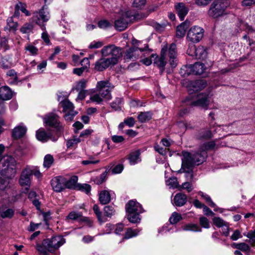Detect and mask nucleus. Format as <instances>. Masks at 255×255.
Instances as JSON below:
<instances>
[{
    "instance_id": "nucleus-1",
    "label": "nucleus",
    "mask_w": 255,
    "mask_h": 255,
    "mask_svg": "<svg viewBox=\"0 0 255 255\" xmlns=\"http://www.w3.org/2000/svg\"><path fill=\"white\" fill-rule=\"evenodd\" d=\"M182 153L183 155L182 166L178 172H184L187 180H192L193 178V167L195 164L199 165L205 160L206 153H203L198 158L193 156L190 152L187 151H183Z\"/></svg>"
},
{
    "instance_id": "nucleus-2",
    "label": "nucleus",
    "mask_w": 255,
    "mask_h": 255,
    "mask_svg": "<svg viewBox=\"0 0 255 255\" xmlns=\"http://www.w3.org/2000/svg\"><path fill=\"white\" fill-rule=\"evenodd\" d=\"M168 52L169 58V63L171 67H175L176 66L177 50L176 45L175 43H172L168 47L166 44L161 49L160 56H156L154 60V64H155L160 69L161 73L164 70L165 66L166 64V55Z\"/></svg>"
},
{
    "instance_id": "nucleus-3",
    "label": "nucleus",
    "mask_w": 255,
    "mask_h": 255,
    "mask_svg": "<svg viewBox=\"0 0 255 255\" xmlns=\"http://www.w3.org/2000/svg\"><path fill=\"white\" fill-rule=\"evenodd\" d=\"M16 161L9 155H6L0 159V173L7 177L14 176Z\"/></svg>"
},
{
    "instance_id": "nucleus-4",
    "label": "nucleus",
    "mask_w": 255,
    "mask_h": 255,
    "mask_svg": "<svg viewBox=\"0 0 255 255\" xmlns=\"http://www.w3.org/2000/svg\"><path fill=\"white\" fill-rule=\"evenodd\" d=\"M16 161L9 155H6L0 159V173L7 177L14 176Z\"/></svg>"
},
{
    "instance_id": "nucleus-5",
    "label": "nucleus",
    "mask_w": 255,
    "mask_h": 255,
    "mask_svg": "<svg viewBox=\"0 0 255 255\" xmlns=\"http://www.w3.org/2000/svg\"><path fill=\"white\" fill-rule=\"evenodd\" d=\"M229 5L228 0H216L211 4L208 14L213 18L222 16L225 14V10Z\"/></svg>"
},
{
    "instance_id": "nucleus-6",
    "label": "nucleus",
    "mask_w": 255,
    "mask_h": 255,
    "mask_svg": "<svg viewBox=\"0 0 255 255\" xmlns=\"http://www.w3.org/2000/svg\"><path fill=\"white\" fill-rule=\"evenodd\" d=\"M50 18V15L46 5H43L38 11L33 13L31 18L32 21L38 25L42 30L45 31L46 29L44 23L47 22Z\"/></svg>"
},
{
    "instance_id": "nucleus-7",
    "label": "nucleus",
    "mask_w": 255,
    "mask_h": 255,
    "mask_svg": "<svg viewBox=\"0 0 255 255\" xmlns=\"http://www.w3.org/2000/svg\"><path fill=\"white\" fill-rule=\"evenodd\" d=\"M101 53L104 57L111 56L110 58H108V59L116 64L118 62L119 59L122 56V49L114 44L104 46L101 50Z\"/></svg>"
},
{
    "instance_id": "nucleus-8",
    "label": "nucleus",
    "mask_w": 255,
    "mask_h": 255,
    "mask_svg": "<svg viewBox=\"0 0 255 255\" xmlns=\"http://www.w3.org/2000/svg\"><path fill=\"white\" fill-rule=\"evenodd\" d=\"M65 243V239L61 236H54L49 239L43 240L41 245L43 246L50 253H53Z\"/></svg>"
},
{
    "instance_id": "nucleus-9",
    "label": "nucleus",
    "mask_w": 255,
    "mask_h": 255,
    "mask_svg": "<svg viewBox=\"0 0 255 255\" xmlns=\"http://www.w3.org/2000/svg\"><path fill=\"white\" fill-rule=\"evenodd\" d=\"M114 86L108 80L100 81L97 82L96 89L102 98L106 100L112 99L111 91Z\"/></svg>"
},
{
    "instance_id": "nucleus-10",
    "label": "nucleus",
    "mask_w": 255,
    "mask_h": 255,
    "mask_svg": "<svg viewBox=\"0 0 255 255\" xmlns=\"http://www.w3.org/2000/svg\"><path fill=\"white\" fill-rule=\"evenodd\" d=\"M205 69L206 67L204 64L197 62L194 65L182 67L180 69V73L183 77L188 76L191 74L201 75L204 72Z\"/></svg>"
},
{
    "instance_id": "nucleus-11",
    "label": "nucleus",
    "mask_w": 255,
    "mask_h": 255,
    "mask_svg": "<svg viewBox=\"0 0 255 255\" xmlns=\"http://www.w3.org/2000/svg\"><path fill=\"white\" fill-rule=\"evenodd\" d=\"M44 122L46 126L55 128L58 134L63 129V126L59 121V117L55 113L51 112L46 115Z\"/></svg>"
},
{
    "instance_id": "nucleus-12",
    "label": "nucleus",
    "mask_w": 255,
    "mask_h": 255,
    "mask_svg": "<svg viewBox=\"0 0 255 255\" xmlns=\"http://www.w3.org/2000/svg\"><path fill=\"white\" fill-rule=\"evenodd\" d=\"M210 103V99L209 94L202 93L196 95L195 99L191 102V105L207 110Z\"/></svg>"
},
{
    "instance_id": "nucleus-13",
    "label": "nucleus",
    "mask_w": 255,
    "mask_h": 255,
    "mask_svg": "<svg viewBox=\"0 0 255 255\" xmlns=\"http://www.w3.org/2000/svg\"><path fill=\"white\" fill-rule=\"evenodd\" d=\"M132 16H134L130 11H127L122 13L121 16L115 21V27L119 31L125 30L128 25V22L130 20Z\"/></svg>"
},
{
    "instance_id": "nucleus-14",
    "label": "nucleus",
    "mask_w": 255,
    "mask_h": 255,
    "mask_svg": "<svg viewBox=\"0 0 255 255\" xmlns=\"http://www.w3.org/2000/svg\"><path fill=\"white\" fill-rule=\"evenodd\" d=\"M204 29L199 26L191 27L187 33L188 39L193 43L198 42L202 38Z\"/></svg>"
},
{
    "instance_id": "nucleus-15",
    "label": "nucleus",
    "mask_w": 255,
    "mask_h": 255,
    "mask_svg": "<svg viewBox=\"0 0 255 255\" xmlns=\"http://www.w3.org/2000/svg\"><path fill=\"white\" fill-rule=\"evenodd\" d=\"M31 170L30 167H26L21 172L19 179V184L23 187H25L27 191L31 184Z\"/></svg>"
},
{
    "instance_id": "nucleus-16",
    "label": "nucleus",
    "mask_w": 255,
    "mask_h": 255,
    "mask_svg": "<svg viewBox=\"0 0 255 255\" xmlns=\"http://www.w3.org/2000/svg\"><path fill=\"white\" fill-rule=\"evenodd\" d=\"M66 178L63 176H57L51 180L52 189L57 192L62 191L65 189Z\"/></svg>"
},
{
    "instance_id": "nucleus-17",
    "label": "nucleus",
    "mask_w": 255,
    "mask_h": 255,
    "mask_svg": "<svg viewBox=\"0 0 255 255\" xmlns=\"http://www.w3.org/2000/svg\"><path fill=\"white\" fill-rule=\"evenodd\" d=\"M148 47L146 45L144 48H139L138 47H133L129 48L127 50L126 58L127 59H132L134 60L137 59L139 56L140 54L146 50Z\"/></svg>"
},
{
    "instance_id": "nucleus-18",
    "label": "nucleus",
    "mask_w": 255,
    "mask_h": 255,
    "mask_svg": "<svg viewBox=\"0 0 255 255\" xmlns=\"http://www.w3.org/2000/svg\"><path fill=\"white\" fill-rule=\"evenodd\" d=\"M215 146V143L214 141H209L201 145L199 148V151L196 152H192L191 153L192 154L193 156L198 158L200 157V156L203 154V153H205L206 155L205 157L206 159L207 157V150L213 149Z\"/></svg>"
},
{
    "instance_id": "nucleus-19",
    "label": "nucleus",
    "mask_w": 255,
    "mask_h": 255,
    "mask_svg": "<svg viewBox=\"0 0 255 255\" xmlns=\"http://www.w3.org/2000/svg\"><path fill=\"white\" fill-rule=\"evenodd\" d=\"M116 65L108 58H102L98 60L95 64V69L98 71H102L112 65Z\"/></svg>"
},
{
    "instance_id": "nucleus-20",
    "label": "nucleus",
    "mask_w": 255,
    "mask_h": 255,
    "mask_svg": "<svg viewBox=\"0 0 255 255\" xmlns=\"http://www.w3.org/2000/svg\"><path fill=\"white\" fill-rule=\"evenodd\" d=\"M37 139L42 142H46L49 139L55 141L57 140V136H53L50 133H47L44 129H40L36 131Z\"/></svg>"
},
{
    "instance_id": "nucleus-21",
    "label": "nucleus",
    "mask_w": 255,
    "mask_h": 255,
    "mask_svg": "<svg viewBox=\"0 0 255 255\" xmlns=\"http://www.w3.org/2000/svg\"><path fill=\"white\" fill-rule=\"evenodd\" d=\"M26 130V127L23 123H20L13 129L12 131V136L14 139L20 138L25 134Z\"/></svg>"
},
{
    "instance_id": "nucleus-22",
    "label": "nucleus",
    "mask_w": 255,
    "mask_h": 255,
    "mask_svg": "<svg viewBox=\"0 0 255 255\" xmlns=\"http://www.w3.org/2000/svg\"><path fill=\"white\" fill-rule=\"evenodd\" d=\"M129 209L131 210V213H142L143 211L141 205L134 200H130L127 204L126 206L127 213H129Z\"/></svg>"
},
{
    "instance_id": "nucleus-23",
    "label": "nucleus",
    "mask_w": 255,
    "mask_h": 255,
    "mask_svg": "<svg viewBox=\"0 0 255 255\" xmlns=\"http://www.w3.org/2000/svg\"><path fill=\"white\" fill-rule=\"evenodd\" d=\"M207 83L204 80H197L191 81L189 84V88L194 92L202 90L206 86Z\"/></svg>"
},
{
    "instance_id": "nucleus-24",
    "label": "nucleus",
    "mask_w": 255,
    "mask_h": 255,
    "mask_svg": "<svg viewBox=\"0 0 255 255\" xmlns=\"http://www.w3.org/2000/svg\"><path fill=\"white\" fill-rule=\"evenodd\" d=\"M191 48L195 53L194 57L196 59H204L207 57V49L204 47L199 46L196 48L194 44H191Z\"/></svg>"
},
{
    "instance_id": "nucleus-25",
    "label": "nucleus",
    "mask_w": 255,
    "mask_h": 255,
    "mask_svg": "<svg viewBox=\"0 0 255 255\" xmlns=\"http://www.w3.org/2000/svg\"><path fill=\"white\" fill-rule=\"evenodd\" d=\"M175 7L179 18L181 21L183 20L188 12V8L182 2L178 3Z\"/></svg>"
},
{
    "instance_id": "nucleus-26",
    "label": "nucleus",
    "mask_w": 255,
    "mask_h": 255,
    "mask_svg": "<svg viewBox=\"0 0 255 255\" xmlns=\"http://www.w3.org/2000/svg\"><path fill=\"white\" fill-rule=\"evenodd\" d=\"M61 96H58V101H60L59 104L63 108V113L74 111V105L69 99L65 98L61 101Z\"/></svg>"
},
{
    "instance_id": "nucleus-27",
    "label": "nucleus",
    "mask_w": 255,
    "mask_h": 255,
    "mask_svg": "<svg viewBox=\"0 0 255 255\" xmlns=\"http://www.w3.org/2000/svg\"><path fill=\"white\" fill-rule=\"evenodd\" d=\"M187 202V196L184 194L179 193L175 195L173 199V205L181 207L184 205Z\"/></svg>"
},
{
    "instance_id": "nucleus-28",
    "label": "nucleus",
    "mask_w": 255,
    "mask_h": 255,
    "mask_svg": "<svg viewBox=\"0 0 255 255\" xmlns=\"http://www.w3.org/2000/svg\"><path fill=\"white\" fill-rule=\"evenodd\" d=\"M12 97V93L10 89L7 86H3L0 88V99L3 100H8Z\"/></svg>"
},
{
    "instance_id": "nucleus-29",
    "label": "nucleus",
    "mask_w": 255,
    "mask_h": 255,
    "mask_svg": "<svg viewBox=\"0 0 255 255\" xmlns=\"http://www.w3.org/2000/svg\"><path fill=\"white\" fill-rule=\"evenodd\" d=\"M190 25V22L186 20L177 26L176 30V35L178 37H182L185 35L187 29Z\"/></svg>"
},
{
    "instance_id": "nucleus-30",
    "label": "nucleus",
    "mask_w": 255,
    "mask_h": 255,
    "mask_svg": "<svg viewBox=\"0 0 255 255\" xmlns=\"http://www.w3.org/2000/svg\"><path fill=\"white\" fill-rule=\"evenodd\" d=\"M196 136L199 139H208L212 137L213 133L210 129L205 128L200 130Z\"/></svg>"
},
{
    "instance_id": "nucleus-31",
    "label": "nucleus",
    "mask_w": 255,
    "mask_h": 255,
    "mask_svg": "<svg viewBox=\"0 0 255 255\" xmlns=\"http://www.w3.org/2000/svg\"><path fill=\"white\" fill-rule=\"evenodd\" d=\"M99 201L100 203L105 205L110 202L111 201V195L108 191H102L99 194Z\"/></svg>"
},
{
    "instance_id": "nucleus-32",
    "label": "nucleus",
    "mask_w": 255,
    "mask_h": 255,
    "mask_svg": "<svg viewBox=\"0 0 255 255\" xmlns=\"http://www.w3.org/2000/svg\"><path fill=\"white\" fill-rule=\"evenodd\" d=\"M129 213H127V218L128 221L131 223H138L140 221V218L139 217V214L141 213H131V210L129 209Z\"/></svg>"
},
{
    "instance_id": "nucleus-33",
    "label": "nucleus",
    "mask_w": 255,
    "mask_h": 255,
    "mask_svg": "<svg viewBox=\"0 0 255 255\" xmlns=\"http://www.w3.org/2000/svg\"><path fill=\"white\" fill-rule=\"evenodd\" d=\"M78 181V177L76 176H73L69 179L66 178L65 189H74Z\"/></svg>"
},
{
    "instance_id": "nucleus-34",
    "label": "nucleus",
    "mask_w": 255,
    "mask_h": 255,
    "mask_svg": "<svg viewBox=\"0 0 255 255\" xmlns=\"http://www.w3.org/2000/svg\"><path fill=\"white\" fill-rule=\"evenodd\" d=\"M151 113L149 112H141L137 117L138 121L141 123H144L150 120Z\"/></svg>"
},
{
    "instance_id": "nucleus-35",
    "label": "nucleus",
    "mask_w": 255,
    "mask_h": 255,
    "mask_svg": "<svg viewBox=\"0 0 255 255\" xmlns=\"http://www.w3.org/2000/svg\"><path fill=\"white\" fill-rule=\"evenodd\" d=\"M182 229L186 231L201 232V229L196 224H189L182 227Z\"/></svg>"
},
{
    "instance_id": "nucleus-36",
    "label": "nucleus",
    "mask_w": 255,
    "mask_h": 255,
    "mask_svg": "<svg viewBox=\"0 0 255 255\" xmlns=\"http://www.w3.org/2000/svg\"><path fill=\"white\" fill-rule=\"evenodd\" d=\"M166 185L169 186L170 188H178L179 189V183L177 179L175 177H170L166 181Z\"/></svg>"
},
{
    "instance_id": "nucleus-37",
    "label": "nucleus",
    "mask_w": 255,
    "mask_h": 255,
    "mask_svg": "<svg viewBox=\"0 0 255 255\" xmlns=\"http://www.w3.org/2000/svg\"><path fill=\"white\" fill-rule=\"evenodd\" d=\"M87 83V80L85 79H82L75 84V85L73 89L76 90V91L85 90L84 89L86 88Z\"/></svg>"
},
{
    "instance_id": "nucleus-38",
    "label": "nucleus",
    "mask_w": 255,
    "mask_h": 255,
    "mask_svg": "<svg viewBox=\"0 0 255 255\" xmlns=\"http://www.w3.org/2000/svg\"><path fill=\"white\" fill-rule=\"evenodd\" d=\"M123 102V100L122 98H117L114 101L111 103V107L115 110H121V105Z\"/></svg>"
},
{
    "instance_id": "nucleus-39",
    "label": "nucleus",
    "mask_w": 255,
    "mask_h": 255,
    "mask_svg": "<svg viewBox=\"0 0 255 255\" xmlns=\"http://www.w3.org/2000/svg\"><path fill=\"white\" fill-rule=\"evenodd\" d=\"M54 162L53 156L51 154H47L44 158L43 166L45 168H49Z\"/></svg>"
},
{
    "instance_id": "nucleus-40",
    "label": "nucleus",
    "mask_w": 255,
    "mask_h": 255,
    "mask_svg": "<svg viewBox=\"0 0 255 255\" xmlns=\"http://www.w3.org/2000/svg\"><path fill=\"white\" fill-rule=\"evenodd\" d=\"M139 159V153L138 151L132 152L129 156V161L131 165L136 164Z\"/></svg>"
},
{
    "instance_id": "nucleus-41",
    "label": "nucleus",
    "mask_w": 255,
    "mask_h": 255,
    "mask_svg": "<svg viewBox=\"0 0 255 255\" xmlns=\"http://www.w3.org/2000/svg\"><path fill=\"white\" fill-rule=\"evenodd\" d=\"M35 248L38 252L39 255H55L51 254V253L48 252V249L41 245L40 244H36Z\"/></svg>"
},
{
    "instance_id": "nucleus-42",
    "label": "nucleus",
    "mask_w": 255,
    "mask_h": 255,
    "mask_svg": "<svg viewBox=\"0 0 255 255\" xmlns=\"http://www.w3.org/2000/svg\"><path fill=\"white\" fill-rule=\"evenodd\" d=\"M93 210L96 214L98 219L99 222L103 223L107 221V219L105 216H102L101 212L100 211L98 205H94L93 206Z\"/></svg>"
},
{
    "instance_id": "nucleus-43",
    "label": "nucleus",
    "mask_w": 255,
    "mask_h": 255,
    "mask_svg": "<svg viewBox=\"0 0 255 255\" xmlns=\"http://www.w3.org/2000/svg\"><path fill=\"white\" fill-rule=\"evenodd\" d=\"M13 17H8L7 19V25L9 27V31H15L17 29L18 24L17 22H14Z\"/></svg>"
},
{
    "instance_id": "nucleus-44",
    "label": "nucleus",
    "mask_w": 255,
    "mask_h": 255,
    "mask_svg": "<svg viewBox=\"0 0 255 255\" xmlns=\"http://www.w3.org/2000/svg\"><path fill=\"white\" fill-rule=\"evenodd\" d=\"M139 230L138 229L132 230L131 228H128L126 233L125 239H128L133 237L136 236L139 232Z\"/></svg>"
},
{
    "instance_id": "nucleus-45",
    "label": "nucleus",
    "mask_w": 255,
    "mask_h": 255,
    "mask_svg": "<svg viewBox=\"0 0 255 255\" xmlns=\"http://www.w3.org/2000/svg\"><path fill=\"white\" fill-rule=\"evenodd\" d=\"M213 224L218 228H224L225 226H227V224H228L221 218L216 217L213 219Z\"/></svg>"
},
{
    "instance_id": "nucleus-46",
    "label": "nucleus",
    "mask_w": 255,
    "mask_h": 255,
    "mask_svg": "<svg viewBox=\"0 0 255 255\" xmlns=\"http://www.w3.org/2000/svg\"><path fill=\"white\" fill-rule=\"evenodd\" d=\"M232 247L243 252L249 251L250 249V246L244 243L239 244L234 243L232 245Z\"/></svg>"
},
{
    "instance_id": "nucleus-47",
    "label": "nucleus",
    "mask_w": 255,
    "mask_h": 255,
    "mask_svg": "<svg viewBox=\"0 0 255 255\" xmlns=\"http://www.w3.org/2000/svg\"><path fill=\"white\" fill-rule=\"evenodd\" d=\"M106 176L107 172L105 171L101 174L100 176L94 178L93 180L96 184H101L105 181Z\"/></svg>"
},
{
    "instance_id": "nucleus-48",
    "label": "nucleus",
    "mask_w": 255,
    "mask_h": 255,
    "mask_svg": "<svg viewBox=\"0 0 255 255\" xmlns=\"http://www.w3.org/2000/svg\"><path fill=\"white\" fill-rule=\"evenodd\" d=\"M181 215L177 212H173L169 219V222L171 224H174L182 219Z\"/></svg>"
},
{
    "instance_id": "nucleus-49",
    "label": "nucleus",
    "mask_w": 255,
    "mask_h": 255,
    "mask_svg": "<svg viewBox=\"0 0 255 255\" xmlns=\"http://www.w3.org/2000/svg\"><path fill=\"white\" fill-rule=\"evenodd\" d=\"M64 118L66 121L71 122L73 120L74 117L77 114L76 111H72L70 112H65Z\"/></svg>"
},
{
    "instance_id": "nucleus-50",
    "label": "nucleus",
    "mask_w": 255,
    "mask_h": 255,
    "mask_svg": "<svg viewBox=\"0 0 255 255\" xmlns=\"http://www.w3.org/2000/svg\"><path fill=\"white\" fill-rule=\"evenodd\" d=\"M115 211L114 208L111 206H106L104 208L105 216L111 217L115 214Z\"/></svg>"
},
{
    "instance_id": "nucleus-51",
    "label": "nucleus",
    "mask_w": 255,
    "mask_h": 255,
    "mask_svg": "<svg viewBox=\"0 0 255 255\" xmlns=\"http://www.w3.org/2000/svg\"><path fill=\"white\" fill-rule=\"evenodd\" d=\"M103 99H104V98H102L99 93L98 94H94L90 97L91 101L98 104H101L103 101Z\"/></svg>"
},
{
    "instance_id": "nucleus-52",
    "label": "nucleus",
    "mask_w": 255,
    "mask_h": 255,
    "mask_svg": "<svg viewBox=\"0 0 255 255\" xmlns=\"http://www.w3.org/2000/svg\"><path fill=\"white\" fill-rule=\"evenodd\" d=\"M193 188L192 184L189 182H185L181 185L179 186V190H182V189L186 190L188 192H191L193 190Z\"/></svg>"
},
{
    "instance_id": "nucleus-53",
    "label": "nucleus",
    "mask_w": 255,
    "mask_h": 255,
    "mask_svg": "<svg viewBox=\"0 0 255 255\" xmlns=\"http://www.w3.org/2000/svg\"><path fill=\"white\" fill-rule=\"evenodd\" d=\"M33 26L30 23H25L20 28V31L23 33H28L33 29Z\"/></svg>"
},
{
    "instance_id": "nucleus-54",
    "label": "nucleus",
    "mask_w": 255,
    "mask_h": 255,
    "mask_svg": "<svg viewBox=\"0 0 255 255\" xmlns=\"http://www.w3.org/2000/svg\"><path fill=\"white\" fill-rule=\"evenodd\" d=\"M199 194L206 201L208 205L211 207H215L216 204L212 201L210 197L207 195L204 194L203 192H200Z\"/></svg>"
},
{
    "instance_id": "nucleus-55",
    "label": "nucleus",
    "mask_w": 255,
    "mask_h": 255,
    "mask_svg": "<svg viewBox=\"0 0 255 255\" xmlns=\"http://www.w3.org/2000/svg\"><path fill=\"white\" fill-rule=\"evenodd\" d=\"M146 2V0H134L132 6L134 7L141 8L145 5Z\"/></svg>"
},
{
    "instance_id": "nucleus-56",
    "label": "nucleus",
    "mask_w": 255,
    "mask_h": 255,
    "mask_svg": "<svg viewBox=\"0 0 255 255\" xmlns=\"http://www.w3.org/2000/svg\"><path fill=\"white\" fill-rule=\"evenodd\" d=\"M111 26L112 24L109 21L105 19L101 20L98 22V26L101 28L105 29L110 27Z\"/></svg>"
},
{
    "instance_id": "nucleus-57",
    "label": "nucleus",
    "mask_w": 255,
    "mask_h": 255,
    "mask_svg": "<svg viewBox=\"0 0 255 255\" xmlns=\"http://www.w3.org/2000/svg\"><path fill=\"white\" fill-rule=\"evenodd\" d=\"M82 216V214L80 212L72 211L70 212L67 216V219L75 220Z\"/></svg>"
},
{
    "instance_id": "nucleus-58",
    "label": "nucleus",
    "mask_w": 255,
    "mask_h": 255,
    "mask_svg": "<svg viewBox=\"0 0 255 255\" xmlns=\"http://www.w3.org/2000/svg\"><path fill=\"white\" fill-rule=\"evenodd\" d=\"M14 214V211L11 209H8L4 211V212H2L1 214V216L3 218H11Z\"/></svg>"
},
{
    "instance_id": "nucleus-59",
    "label": "nucleus",
    "mask_w": 255,
    "mask_h": 255,
    "mask_svg": "<svg viewBox=\"0 0 255 255\" xmlns=\"http://www.w3.org/2000/svg\"><path fill=\"white\" fill-rule=\"evenodd\" d=\"M200 225L205 228H209L210 227L209 221L208 219L204 217L200 218L199 219Z\"/></svg>"
},
{
    "instance_id": "nucleus-60",
    "label": "nucleus",
    "mask_w": 255,
    "mask_h": 255,
    "mask_svg": "<svg viewBox=\"0 0 255 255\" xmlns=\"http://www.w3.org/2000/svg\"><path fill=\"white\" fill-rule=\"evenodd\" d=\"M79 187L80 190L85 192L86 194H89L91 189V186L88 184H80Z\"/></svg>"
},
{
    "instance_id": "nucleus-61",
    "label": "nucleus",
    "mask_w": 255,
    "mask_h": 255,
    "mask_svg": "<svg viewBox=\"0 0 255 255\" xmlns=\"http://www.w3.org/2000/svg\"><path fill=\"white\" fill-rule=\"evenodd\" d=\"M246 237L250 239L251 245L255 246V230L248 233Z\"/></svg>"
},
{
    "instance_id": "nucleus-62",
    "label": "nucleus",
    "mask_w": 255,
    "mask_h": 255,
    "mask_svg": "<svg viewBox=\"0 0 255 255\" xmlns=\"http://www.w3.org/2000/svg\"><path fill=\"white\" fill-rule=\"evenodd\" d=\"M25 50L28 51L30 54L32 55H36L38 51V49L35 46L32 45H28L26 46Z\"/></svg>"
},
{
    "instance_id": "nucleus-63",
    "label": "nucleus",
    "mask_w": 255,
    "mask_h": 255,
    "mask_svg": "<svg viewBox=\"0 0 255 255\" xmlns=\"http://www.w3.org/2000/svg\"><path fill=\"white\" fill-rule=\"evenodd\" d=\"M41 38L46 44L50 45L51 44L50 40L49 39V36L46 30L43 31L42 32L41 34Z\"/></svg>"
},
{
    "instance_id": "nucleus-64",
    "label": "nucleus",
    "mask_w": 255,
    "mask_h": 255,
    "mask_svg": "<svg viewBox=\"0 0 255 255\" xmlns=\"http://www.w3.org/2000/svg\"><path fill=\"white\" fill-rule=\"evenodd\" d=\"M30 169L31 170V176L34 175L37 178H39L42 176L41 173L36 167H30Z\"/></svg>"
}]
</instances>
